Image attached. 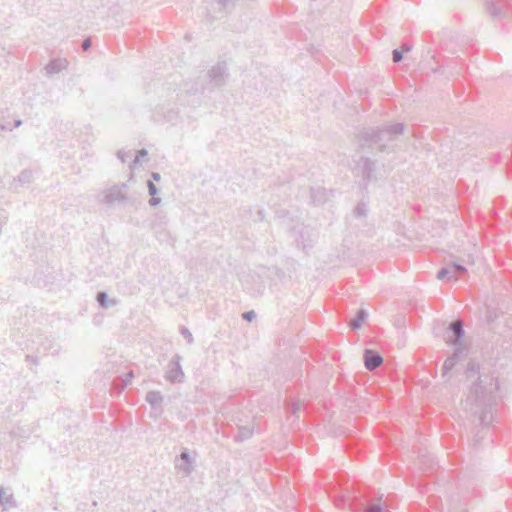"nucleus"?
Listing matches in <instances>:
<instances>
[{"label": "nucleus", "mask_w": 512, "mask_h": 512, "mask_svg": "<svg viewBox=\"0 0 512 512\" xmlns=\"http://www.w3.org/2000/svg\"><path fill=\"white\" fill-rule=\"evenodd\" d=\"M466 377L473 380L469 393L462 403L463 408L478 418L480 425L488 424L492 418V406L496 404L499 391L498 377L481 369L475 360L466 367Z\"/></svg>", "instance_id": "obj_1"}, {"label": "nucleus", "mask_w": 512, "mask_h": 512, "mask_svg": "<svg viewBox=\"0 0 512 512\" xmlns=\"http://www.w3.org/2000/svg\"><path fill=\"white\" fill-rule=\"evenodd\" d=\"M404 129V123L363 128L357 135L359 147L366 148L376 144L379 151L384 152L390 142L403 134Z\"/></svg>", "instance_id": "obj_2"}, {"label": "nucleus", "mask_w": 512, "mask_h": 512, "mask_svg": "<svg viewBox=\"0 0 512 512\" xmlns=\"http://www.w3.org/2000/svg\"><path fill=\"white\" fill-rule=\"evenodd\" d=\"M228 77L227 64L225 62H218L206 73L199 75L191 85H189V82H186V92L190 95H195L203 93L205 90L212 91L224 86L227 83Z\"/></svg>", "instance_id": "obj_3"}, {"label": "nucleus", "mask_w": 512, "mask_h": 512, "mask_svg": "<svg viewBox=\"0 0 512 512\" xmlns=\"http://www.w3.org/2000/svg\"><path fill=\"white\" fill-rule=\"evenodd\" d=\"M465 337L464 323L461 319L452 321L446 332V340L449 344L456 347H462Z\"/></svg>", "instance_id": "obj_4"}, {"label": "nucleus", "mask_w": 512, "mask_h": 512, "mask_svg": "<svg viewBox=\"0 0 512 512\" xmlns=\"http://www.w3.org/2000/svg\"><path fill=\"white\" fill-rule=\"evenodd\" d=\"M182 357L175 354L167 365L165 379L171 383H181L184 380V372L181 367Z\"/></svg>", "instance_id": "obj_5"}, {"label": "nucleus", "mask_w": 512, "mask_h": 512, "mask_svg": "<svg viewBox=\"0 0 512 512\" xmlns=\"http://www.w3.org/2000/svg\"><path fill=\"white\" fill-rule=\"evenodd\" d=\"M357 165L360 168L361 176L365 182L366 187L371 180L375 179L376 161L370 159L369 157L361 156L357 162Z\"/></svg>", "instance_id": "obj_6"}, {"label": "nucleus", "mask_w": 512, "mask_h": 512, "mask_svg": "<svg viewBox=\"0 0 512 512\" xmlns=\"http://www.w3.org/2000/svg\"><path fill=\"white\" fill-rule=\"evenodd\" d=\"M127 188L125 183L121 185H115L109 188L105 192L104 201L107 204H112L114 202H125L128 200L127 195L123 192Z\"/></svg>", "instance_id": "obj_7"}, {"label": "nucleus", "mask_w": 512, "mask_h": 512, "mask_svg": "<svg viewBox=\"0 0 512 512\" xmlns=\"http://www.w3.org/2000/svg\"><path fill=\"white\" fill-rule=\"evenodd\" d=\"M506 3L502 0H486L485 10L493 19H499L505 16Z\"/></svg>", "instance_id": "obj_8"}, {"label": "nucleus", "mask_w": 512, "mask_h": 512, "mask_svg": "<svg viewBox=\"0 0 512 512\" xmlns=\"http://www.w3.org/2000/svg\"><path fill=\"white\" fill-rule=\"evenodd\" d=\"M363 359L366 369L370 371L377 369L383 363V357L372 349L364 350Z\"/></svg>", "instance_id": "obj_9"}, {"label": "nucleus", "mask_w": 512, "mask_h": 512, "mask_svg": "<svg viewBox=\"0 0 512 512\" xmlns=\"http://www.w3.org/2000/svg\"><path fill=\"white\" fill-rule=\"evenodd\" d=\"M177 459H180L182 463H176L175 467L184 472L186 476L190 475L193 471L194 460L191 458L189 450L184 448Z\"/></svg>", "instance_id": "obj_10"}, {"label": "nucleus", "mask_w": 512, "mask_h": 512, "mask_svg": "<svg viewBox=\"0 0 512 512\" xmlns=\"http://www.w3.org/2000/svg\"><path fill=\"white\" fill-rule=\"evenodd\" d=\"M146 402L151 406V409L157 411L158 415L163 413L164 398L159 391H149L145 397Z\"/></svg>", "instance_id": "obj_11"}, {"label": "nucleus", "mask_w": 512, "mask_h": 512, "mask_svg": "<svg viewBox=\"0 0 512 512\" xmlns=\"http://www.w3.org/2000/svg\"><path fill=\"white\" fill-rule=\"evenodd\" d=\"M462 353V347H456L451 356H449L442 365V377H445L457 364L459 356Z\"/></svg>", "instance_id": "obj_12"}, {"label": "nucleus", "mask_w": 512, "mask_h": 512, "mask_svg": "<svg viewBox=\"0 0 512 512\" xmlns=\"http://www.w3.org/2000/svg\"><path fill=\"white\" fill-rule=\"evenodd\" d=\"M67 67V61L65 59H51L45 66L46 74L53 75L61 72Z\"/></svg>", "instance_id": "obj_13"}, {"label": "nucleus", "mask_w": 512, "mask_h": 512, "mask_svg": "<svg viewBox=\"0 0 512 512\" xmlns=\"http://www.w3.org/2000/svg\"><path fill=\"white\" fill-rule=\"evenodd\" d=\"M367 317L368 312L364 308L359 309L356 312V315L349 322V327L351 330L356 331L360 329Z\"/></svg>", "instance_id": "obj_14"}, {"label": "nucleus", "mask_w": 512, "mask_h": 512, "mask_svg": "<svg viewBox=\"0 0 512 512\" xmlns=\"http://www.w3.org/2000/svg\"><path fill=\"white\" fill-rule=\"evenodd\" d=\"M254 427L250 425L239 426L237 433L234 435V440L236 442H243L253 436Z\"/></svg>", "instance_id": "obj_15"}, {"label": "nucleus", "mask_w": 512, "mask_h": 512, "mask_svg": "<svg viewBox=\"0 0 512 512\" xmlns=\"http://www.w3.org/2000/svg\"><path fill=\"white\" fill-rule=\"evenodd\" d=\"M0 505L5 509L14 508L17 502L12 493H7L6 489L0 487Z\"/></svg>", "instance_id": "obj_16"}, {"label": "nucleus", "mask_w": 512, "mask_h": 512, "mask_svg": "<svg viewBox=\"0 0 512 512\" xmlns=\"http://www.w3.org/2000/svg\"><path fill=\"white\" fill-rule=\"evenodd\" d=\"M96 301L99 305V307L103 309H107L110 306H115L117 304L116 299H109L107 292H98L96 294Z\"/></svg>", "instance_id": "obj_17"}, {"label": "nucleus", "mask_w": 512, "mask_h": 512, "mask_svg": "<svg viewBox=\"0 0 512 512\" xmlns=\"http://www.w3.org/2000/svg\"><path fill=\"white\" fill-rule=\"evenodd\" d=\"M359 510L361 512H389L380 503H369L367 505L361 504Z\"/></svg>", "instance_id": "obj_18"}, {"label": "nucleus", "mask_w": 512, "mask_h": 512, "mask_svg": "<svg viewBox=\"0 0 512 512\" xmlns=\"http://www.w3.org/2000/svg\"><path fill=\"white\" fill-rule=\"evenodd\" d=\"M448 265L451 269V272H452L455 280L458 279L459 277H461L467 271V269L464 265L457 263V262H450V263H448Z\"/></svg>", "instance_id": "obj_19"}, {"label": "nucleus", "mask_w": 512, "mask_h": 512, "mask_svg": "<svg viewBox=\"0 0 512 512\" xmlns=\"http://www.w3.org/2000/svg\"><path fill=\"white\" fill-rule=\"evenodd\" d=\"M246 214H249L251 219L254 222H263L265 220V211L264 209H258L255 212H253L252 207H248L244 210Z\"/></svg>", "instance_id": "obj_20"}, {"label": "nucleus", "mask_w": 512, "mask_h": 512, "mask_svg": "<svg viewBox=\"0 0 512 512\" xmlns=\"http://www.w3.org/2000/svg\"><path fill=\"white\" fill-rule=\"evenodd\" d=\"M310 196H311V200L314 204H321L326 199L325 191L322 189L312 188L310 191Z\"/></svg>", "instance_id": "obj_21"}, {"label": "nucleus", "mask_w": 512, "mask_h": 512, "mask_svg": "<svg viewBox=\"0 0 512 512\" xmlns=\"http://www.w3.org/2000/svg\"><path fill=\"white\" fill-rule=\"evenodd\" d=\"M163 116L164 119L172 125L176 124L180 118L179 111L173 108L167 109V111L163 113Z\"/></svg>", "instance_id": "obj_22"}, {"label": "nucleus", "mask_w": 512, "mask_h": 512, "mask_svg": "<svg viewBox=\"0 0 512 512\" xmlns=\"http://www.w3.org/2000/svg\"><path fill=\"white\" fill-rule=\"evenodd\" d=\"M237 1L238 0H215L220 10L226 13L231 12V10L235 7Z\"/></svg>", "instance_id": "obj_23"}, {"label": "nucleus", "mask_w": 512, "mask_h": 512, "mask_svg": "<svg viewBox=\"0 0 512 512\" xmlns=\"http://www.w3.org/2000/svg\"><path fill=\"white\" fill-rule=\"evenodd\" d=\"M148 152L145 148H142L137 151V154L134 160L130 164V169H134L138 164H140L144 159H147Z\"/></svg>", "instance_id": "obj_24"}, {"label": "nucleus", "mask_w": 512, "mask_h": 512, "mask_svg": "<svg viewBox=\"0 0 512 512\" xmlns=\"http://www.w3.org/2000/svg\"><path fill=\"white\" fill-rule=\"evenodd\" d=\"M33 172L30 169H24L19 175L17 181L23 184H29L32 181Z\"/></svg>", "instance_id": "obj_25"}, {"label": "nucleus", "mask_w": 512, "mask_h": 512, "mask_svg": "<svg viewBox=\"0 0 512 512\" xmlns=\"http://www.w3.org/2000/svg\"><path fill=\"white\" fill-rule=\"evenodd\" d=\"M436 278L438 280H444V279H454V276L451 272V269L448 264H446L444 267H442L436 275Z\"/></svg>", "instance_id": "obj_26"}, {"label": "nucleus", "mask_w": 512, "mask_h": 512, "mask_svg": "<svg viewBox=\"0 0 512 512\" xmlns=\"http://www.w3.org/2000/svg\"><path fill=\"white\" fill-rule=\"evenodd\" d=\"M367 211V204L361 201L357 204L353 213L355 217H365L367 215Z\"/></svg>", "instance_id": "obj_27"}, {"label": "nucleus", "mask_w": 512, "mask_h": 512, "mask_svg": "<svg viewBox=\"0 0 512 512\" xmlns=\"http://www.w3.org/2000/svg\"><path fill=\"white\" fill-rule=\"evenodd\" d=\"M181 335L186 339L188 344H192L194 342V338L190 330L184 326L180 329Z\"/></svg>", "instance_id": "obj_28"}, {"label": "nucleus", "mask_w": 512, "mask_h": 512, "mask_svg": "<svg viewBox=\"0 0 512 512\" xmlns=\"http://www.w3.org/2000/svg\"><path fill=\"white\" fill-rule=\"evenodd\" d=\"M404 53L403 50L394 49L392 52V59L394 63H400L403 60Z\"/></svg>", "instance_id": "obj_29"}, {"label": "nucleus", "mask_w": 512, "mask_h": 512, "mask_svg": "<svg viewBox=\"0 0 512 512\" xmlns=\"http://www.w3.org/2000/svg\"><path fill=\"white\" fill-rule=\"evenodd\" d=\"M336 505L339 506V507L340 506L344 507L346 505H349L350 507H352L353 506V502L350 500V496L349 495L347 497L346 496H341V498L336 501Z\"/></svg>", "instance_id": "obj_30"}, {"label": "nucleus", "mask_w": 512, "mask_h": 512, "mask_svg": "<svg viewBox=\"0 0 512 512\" xmlns=\"http://www.w3.org/2000/svg\"><path fill=\"white\" fill-rule=\"evenodd\" d=\"M147 187H148V193L151 196H156L159 193V189L156 187V185L151 181H147Z\"/></svg>", "instance_id": "obj_31"}, {"label": "nucleus", "mask_w": 512, "mask_h": 512, "mask_svg": "<svg viewBox=\"0 0 512 512\" xmlns=\"http://www.w3.org/2000/svg\"><path fill=\"white\" fill-rule=\"evenodd\" d=\"M300 403L298 402H291L288 404V412L292 415H296L298 411L300 410Z\"/></svg>", "instance_id": "obj_32"}, {"label": "nucleus", "mask_w": 512, "mask_h": 512, "mask_svg": "<svg viewBox=\"0 0 512 512\" xmlns=\"http://www.w3.org/2000/svg\"><path fill=\"white\" fill-rule=\"evenodd\" d=\"M131 156V152L128 151H124V150H119L117 152V158L122 162V163H125L126 160Z\"/></svg>", "instance_id": "obj_33"}, {"label": "nucleus", "mask_w": 512, "mask_h": 512, "mask_svg": "<svg viewBox=\"0 0 512 512\" xmlns=\"http://www.w3.org/2000/svg\"><path fill=\"white\" fill-rule=\"evenodd\" d=\"M242 318L248 322H251L253 319L256 318V313L254 310L246 311L242 314Z\"/></svg>", "instance_id": "obj_34"}, {"label": "nucleus", "mask_w": 512, "mask_h": 512, "mask_svg": "<svg viewBox=\"0 0 512 512\" xmlns=\"http://www.w3.org/2000/svg\"><path fill=\"white\" fill-rule=\"evenodd\" d=\"M26 361L33 364V365H38L39 364V359L37 356H33V355H26Z\"/></svg>", "instance_id": "obj_35"}, {"label": "nucleus", "mask_w": 512, "mask_h": 512, "mask_svg": "<svg viewBox=\"0 0 512 512\" xmlns=\"http://www.w3.org/2000/svg\"><path fill=\"white\" fill-rule=\"evenodd\" d=\"M91 46H92V41H91L90 38H86V39L83 40V42H82V49L84 51L89 50Z\"/></svg>", "instance_id": "obj_36"}, {"label": "nucleus", "mask_w": 512, "mask_h": 512, "mask_svg": "<svg viewBox=\"0 0 512 512\" xmlns=\"http://www.w3.org/2000/svg\"><path fill=\"white\" fill-rule=\"evenodd\" d=\"M160 202H161L160 198L152 196L151 199L149 200V205L152 207H155V206L159 205Z\"/></svg>", "instance_id": "obj_37"}, {"label": "nucleus", "mask_w": 512, "mask_h": 512, "mask_svg": "<svg viewBox=\"0 0 512 512\" xmlns=\"http://www.w3.org/2000/svg\"><path fill=\"white\" fill-rule=\"evenodd\" d=\"M400 50H403V53L404 52H410L412 50V45L409 44L408 42H405V43L402 44Z\"/></svg>", "instance_id": "obj_38"}, {"label": "nucleus", "mask_w": 512, "mask_h": 512, "mask_svg": "<svg viewBox=\"0 0 512 512\" xmlns=\"http://www.w3.org/2000/svg\"><path fill=\"white\" fill-rule=\"evenodd\" d=\"M134 377V373L133 371H129L127 374H126V379H125V384L127 385L128 382Z\"/></svg>", "instance_id": "obj_39"}, {"label": "nucleus", "mask_w": 512, "mask_h": 512, "mask_svg": "<svg viewBox=\"0 0 512 512\" xmlns=\"http://www.w3.org/2000/svg\"><path fill=\"white\" fill-rule=\"evenodd\" d=\"M151 178L155 181H159L161 179V176L158 172H152L151 173Z\"/></svg>", "instance_id": "obj_40"}, {"label": "nucleus", "mask_w": 512, "mask_h": 512, "mask_svg": "<svg viewBox=\"0 0 512 512\" xmlns=\"http://www.w3.org/2000/svg\"><path fill=\"white\" fill-rule=\"evenodd\" d=\"M160 415L157 414V411H154L151 409V412H150V417H153V418H157L159 417Z\"/></svg>", "instance_id": "obj_41"}, {"label": "nucleus", "mask_w": 512, "mask_h": 512, "mask_svg": "<svg viewBox=\"0 0 512 512\" xmlns=\"http://www.w3.org/2000/svg\"><path fill=\"white\" fill-rule=\"evenodd\" d=\"M22 124L21 120H15L14 127H19Z\"/></svg>", "instance_id": "obj_42"}, {"label": "nucleus", "mask_w": 512, "mask_h": 512, "mask_svg": "<svg viewBox=\"0 0 512 512\" xmlns=\"http://www.w3.org/2000/svg\"><path fill=\"white\" fill-rule=\"evenodd\" d=\"M509 161H510V165L512 167V152H511V155L509 156Z\"/></svg>", "instance_id": "obj_43"}, {"label": "nucleus", "mask_w": 512, "mask_h": 512, "mask_svg": "<svg viewBox=\"0 0 512 512\" xmlns=\"http://www.w3.org/2000/svg\"><path fill=\"white\" fill-rule=\"evenodd\" d=\"M92 505H93L94 507H96V506H97V502H96V501H94V502L92 503Z\"/></svg>", "instance_id": "obj_44"}, {"label": "nucleus", "mask_w": 512, "mask_h": 512, "mask_svg": "<svg viewBox=\"0 0 512 512\" xmlns=\"http://www.w3.org/2000/svg\"><path fill=\"white\" fill-rule=\"evenodd\" d=\"M465 512H467V511H465Z\"/></svg>", "instance_id": "obj_45"}]
</instances>
